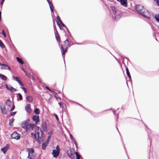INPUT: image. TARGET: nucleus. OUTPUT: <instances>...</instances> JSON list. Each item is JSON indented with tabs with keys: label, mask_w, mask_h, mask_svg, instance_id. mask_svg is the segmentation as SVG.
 I'll list each match as a JSON object with an SVG mask.
<instances>
[{
	"label": "nucleus",
	"mask_w": 159,
	"mask_h": 159,
	"mask_svg": "<svg viewBox=\"0 0 159 159\" xmlns=\"http://www.w3.org/2000/svg\"><path fill=\"white\" fill-rule=\"evenodd\" d=\"M136 10L144 17L149 18L150 14L149 12L146 9L143 8V7L141 5H137L136 6Z\"/></svg>",
	"instance_id": "f257e3e1"
},
{
	"label": "nucleus",
	"mask_w": 159,
	"mask_h": 159,
	"mask_svg": "<svg viewBox=\"0 0 159 159\" xmlns=\"http://www.w3.org/2000/svg\"><path fill=\"white\" fill-rule=\"evenodd\" d=\"M37 131L36 133H31V135L32 137L34 138L39 143H40V139H41L43 137V133L41 129H39L38 127H37Z\"/></svg>",
	"instance_id": "f03ea898"
},
{
	"label": "nucleus",
	"mask_w": 159,
	"mask_h": 159,
	"mask_svg": "<svg viewBox=\"0 0 159 159\" xmlns=\"http://www.w3.org/2000/svg\"><path fill=\"white\" fill-rule=\"evenodd\" d=\"M110 8L113 14L112 15L113 18L116 20H119L121 16V14L120 12L118 11H117L115 7L113 6H111Z\"/></svg>",
	"instance_id": "7ed1b4c3"
},
{
	"label": "nucleus",
	"mask_w": 159,
	"mask_h": 159,
	"mask_svg": "<svg viewBox=\"0 0 159 159\" xmlns=\"http://www.w3.org/2000/svg\"><path fill=\"white\" fill-rule=\"evenodd\" d=\"M69 44V43L68 40L66 39L64 41V44L61 45V51L62 56L65 55L66 51L67 49V46Z\"/></svg>",
	"instance_id": "20e7f679"
},
{
	"label": "nucleus",
	"mask_w": 159,
	"mask_h": 159,
	"mask_svg": "<svg viewBox=\"0 0 159 159\" xmlns=\"http://www.w3.org/2000/svg\"><path fill=\"white\" fill-rule=\"evenodd\" d=\"M28 151V158L29 159H34L35 158V155L34 153V150L32 148L27 149Z\"/></svg>",
	"instance_id": "39448f33"
},
{
	"label": "nucleus",
	"mask_w": 159,
	"mask_h": 159,
	"mask_svg": "<svg viewBox=\"0 0 159 159\" xmlns=\"http://www.w3.org/2000/svg\"><path fill=\"white\" fill-rule=\"evenodd\" d=\"M20 134L16 132H14L11 135V138L12 139H15L18 140L20 139Z\"/></svg>",
	"instance_id": "423d86ee"
},
{
	"label": "nucleus",
	"mask_w": 159,
	"mask_h": 159,
	"mask_svg": "<svg viewBox=\"0 0 159 159\" xmlns=\"http://www.w3.org/2000/svg\"><path fill=\"white\" fill-rule=\"evenodd\" d=\"M34 125L32 124H28L25 128L27 131L32 130L34 128Z\"/></svg>",
	"instance_id": "0eeeda50"
},
{
	"label": "nucleus",
	"mask_w": 159,
	"mask_h": 159,
	"mask_svg": "<svg viewBox=\"0 0 159 159\" xmlns=\"http://www.w3.org/2000/svg\"><path fill=\"white\" fill-rule=\"evenodd\" d=\"M75 152L72 151L71 149L68 150L67 152V153L69 156L71 158H73L74 157Z\"/></svg>",
	"instance_id": "6e6552de"
},
{
	"label": "nucleus",
	"mask_w": 159,
	"mask_h": 159,
	"mask_svg": "<svg viewBox=\"0 0 159 159\" xmlns=\"http://www.w3.org/2000/svg\"><path fill=\"white\" fill-rule=\"evenodd\" d=\"M0 68L1 69H8L10 70V68L8 66L7 64H2L0 63Z\"/></svg>",
	"instance_id": "1a4fd4ad"
},
{
	"label": "nucleus",
	"mask_w": 159,
	"mask_h": 159,
	"mask_svg": "<svg viewBox=\"0 0 159 159\" xmlns=\"http://www.w3.org/2000/svg\"><path fill=\"white\" fill-rule=\"evenodd\" d=\"M6 88L10 91L11 92H16L17 90L16 89L13 88L12 86L10 85H8L7 84L5 85Z\"/></svg>",
	"instance_id": "9d476101"
},
{
	"label": "nucleus",
	"mask_w": 159,
	"mask_h": 159,
	"mask_svg": "<svg viewBox=\"0 0 159 159\" xmlns=\"http://www.w3.org/2000/svg\"><path fill=\"white\" fill-rule=\"evenodd\" d=\"M12 78L13 79L16 81L18 82V83L19 84L21 85V86H24V84L22 83L21 81L19 79L18 77H16L14 76H12Z\"/></svg>",
	"instance_id": "9b49d317"
},
{
	"label": "nucleus",
	"mask_w": 159,
	"mask_h": 159,
	"mask_svg": "<svg viewBox=\"0 0 159 159\" xmlns=\"http://www.w3.org/2000/svg\"><path fill=\"white\" fill-rule=\"evenodd\" d=\"M60 153V152L56 150H53L52 152V155L53 157L55 158H57V156L59 155Z\"/></svg>",
	"instance_id": "f8f14e48"
},
{
	"label": "nucleus",
	"mask_w": 159,
	"mask_h": 159,
	"mask_svg": "<svg viewBox=\"0 0 159 159\" xmlns=\"http://www.w3.org/2000/svg\"><path fill=\"white\" fill-rule=\"evenodd\" d=\"M118 1L120 2L122 5L124 7H126L127 6V0H117Z\"/></svg>",
	"instance_id": "ddd939ff"
},
{
	"label": "nucleus",
	"mask_w": 159,
	"mask_h": 159,
	"mask_svg": "<svg viewBox=\"0 0 159 159\" xmlns=\"http://www.w3.org/2000/svg\"><path fill=\"white\" fill-rule=\"evenodd\" d=\"M9 148V145L8 144H7L5 147L1 149V151L4 153H5L7 150Z\"/></svg>",
	"instance_id": "4468645a"
},
{
	"label": "nucleus",
	"mask_w": 159,
	"mask_h": 159,
	"mask_svg": "<svg viewBox=\"0 0 159 159\" xmlns=\"http://www.w3.org/2000/svg\"><path fill=\"white\" fill-rule=\"evenodd\" d=\"M0 108L2 113L5 114H7V110L4 106H1Z\"/></svg>",
	"instance_id": "2eb2a0df"
},
{
	"label": "nucleus",
	"mask_w": 159,
	"mask_h": 159,
	"mask_svg": "<svg viewBox=\"0 0 159 159\" xmlns=\"http://www.w3.org/2000/svg\"><path fill=\"white\" fill-rule=\"evenodd\" d=\"M41 128L44 131H47V126L46 123L45 122L43 121L41 123Z\"/></svg>",
	"instance_id": "dca6fc26"
},
{
	"label": "nucleus",
	"mask_w": 159,
	"mask_h": 159,
	"mask_svg": "<svg viewBox=\"0 0 159 159\" xmlns=\"http://www.w3.org/2000/svg\"><path fill=\"white\" fill-rule=\"evenodd\" d=\"M25 109L26 111L28 113H30L31 112L30 105V104H28L25 107Z\"/></svg>",
	"instance_id": "f3484780"
},
{
	"label": "nucleus",
	"mask_w": 159,
	"mask_h": 159,
	"mask_svg": "<svg viewBox=\"0 0 159 159\" xmlns=\"http://www.w3.org/2000/svg\"><path fill=\"white\" fill-rule=\"evenodd\" d=\"M26 99L30 102H31L33 100V97L30 95L26 96Z\"/></svg>",
	"instance_id": "a211bd4d"
},
{
	"label": "nucleus",
	"mask_w": 159,
	"mask_h": 159,
	"mask_svg": "<svg viewBox=\"0 0 159 159\" xmlns=\"http://www.w3.org/2000/svg\"><path fill=\"white\" fill-rule=\"evenodd\" d=\"M33 119L36 123L38 122L39 121V118L38 116H34L33 117Z\"/></svg>",
	"instance_id": "6ab92c4d"
},
{
	"label": "nucleus",
	"mask_w": 159,
	"mask_h": 159,
	"mask_svg": "<svg viewBox=\"0 0 159 159\" xmlns=\"http://www.w3.org/2000/svg\"><path fill=\"white\" fill-rule=\"evenodd\" d=\"M28 124L26 121H24L22 122L21 124V126L23 128L25 129Z\"/></svg>",
	"instance_id": "aec40b11"
},
{
	"label": "nucleus",
	"mask_w": 159,
	"mask_h": 159,
	"mask_svg": "<svg viewBox=\"0 0 159 159\" xmlns=\"http://www.w3.org/2000/svg\"><path fill=\"white\" fill-rule=\"evenodd\" d=\"M0 78L2 80H7V77L4 75L0 74Z\"/></svg>",
	"instance_id": "412c9836"
},
{
	"label": "nucleus",
	"mask_w": 159,
	"mask_h": 159,
	"mask_svg": "<svg viewBox=\"0 0 159 159\" xmlns=\"http://www.w3.org/2000/svg\"><path fill=\"white\" fill-rule=\"evenodd\" d=\"M16 59L19 63H20L21 64H23L24 62L21 59L19 58V57H16Z\"/></svg>",
	"instance_id": "4be33fe9"
},
{
	"label": "nucleus",
	"mask_w": 159,
	"mask_h": 159,
	"mask_svg": "<svg viewBox=\"0 0 159 159\" xmlns=\"http://www.w3.org/2000/svg\"><path fill=\"white\" fill-rule=\"evenodd\" d=\"M6 104L7 106L10 107L11 105V101L9 99H8L6 101Z\"/></svg>",
	"instance_id": "5701e85b"
},
{
	"label": "nucleus",
	"mask_w": 159,
	"mask_h": 159,
	"mask_svg": "<svg viewBox=\"0 0 159 159\" xmlns=\"http://www.w3.org/2000/svg\"><path fill=\"white\" fill-rule=\"evenodd\" d=\"M126 73L128 76L129 77V79L130 80L131 79L130 75L129 72V71L128 69L127 68H126Z\"/></svg>",
	"instance_id": "b1692460"
},
{
	"label": "nucleus",
	"mask_w": 159,
	"mask_h": 159,
	"mask_svg": "<svg viewBox=\"0 0 159 159\" xmlns=\"http://www.w3.org/2000/svg\"><path fill=\"white\" fill-rule=\"evenodd\" d=\"M153 3L155 5H157L159 7V0H154L153 2Z\"/></svg>",
	"instance_id": "393cba45"
},
{
	"label": "nucleus",
	"mask_w": 159,
	"mask_h": 159,
	"mask_svg": "<svg viewBox=\"0 0 159 159\" xmlns=\"http://www.w3.org/2000/svg\"><path fill=\"white\" fill-rule=\"evenodd\" d=\"M34 113L36 115L39 114L40 113L39 110L37 108H36L34 110Z\"/></svg>",
	"instance_id": "a878e982"
},
{
	"label": "nucleus",
	"mask_w": 159,
	"mask_h": 159,
	"mask_svg": "<svg viewBox=\"0 0 159 159\" xmlns=\"http://www.w3.org/2000/svg\"><path fill=\"white\" fill-rule=\"evenodd\" d=\"M14 119L13 118H12L10 120L9 124L11 126H12L13 125V123L14 121Z\"/></svg>",
	"instance_id": "bb28decb"
},
{
	"label": "nucleus",
	"mask_w": 159,
	"mask_h": 159,
	"mask_svg": "<svg viewBox=\"0 0 159 159\" xmlns=\"http://www.w3.org/2000/svg\"><path fill=\"white\" fill-rule=\"evenodd\" d=\"M155 17L157 21H159V14L156 15Z\"/></svg>",
	"instance_id": "cd10ccee"
},
{
	"label": "nucleus",
	"mask_w": 159,
	"mask_h": 159,
	"mask_svg": "<svg viewBox=\"0 0 159 159\" xmlns=\"http://www.w3.org/2000/svg\"><path fill=\"white\" fill-rule=\"evenodd\" d=\"M0 46L2 48H5V46L2 42L0 40Z\"/></svg>",
	"instance_id": "c85d7f7f"
},
{
	"label": "nucleus",
	"mask_w": 159,
	"mask_h": 159,
	"mask_svg": "<svg viewBox=\"0 0 159 159\" xmlns=\"http://www.w3.org/2000/svg\"><path fill=\"white\" fill-rule=\"evenodd\" d=\"M47 145V144L46 143H43L42 145V147L43 149V150H45Z\"/></svg>",
	"instance_id": "c756f323"
},
{
	"label": "nucleus",
	"mask_w": 159,
	"mask_h": 159,
	"mask_svg": "<svg viewBox=\"0 0 159 159\" xmlns=\"http://www.w3.org/2000/svg\"><path fill=\"white\" fill-rule=\"evenodd\" d=\"M75 154L76 156V158L77 159H80V155L78 154L77 152H75Z\"/></svg>",
	"instance_id": "7c9ffc66"
},
{
	"label": "nucleus",
	"mask_w": 159,
	"mask_h": 159,
	"mask_svg": "<svg viewBox=\"0 0 159 159\" xmlns=\"http://www.w3.org/2000/svg\"><path fill=\"white\" fill-rule=\"evenodd\" d=\"M71 139V140H72L74 142L75 145L76 147H77V143H76V142L75 139L74 137H73Z\"/></svg>",
	"instance_id": "2f4dec72"
},
{
	"label": "nucleus",
	"mask_w": 159,
	"mask_h": 159,
	"mask_svg": "<svg viewBox=\"0 0 159 159\" xmlns=\"http://www.w3.org/2000/svg\"><path fill=\"white\" fill-rule=\"evenodd\" d=\"M17 95L19 96V99L20 100H22V97L20 93H18Z\"/></svg>",
	"instance_id": "473e14b6"
},
{
	"label": "nucleus",
	"mask_w": 159,
	"mask_h": 159,
	"mask_svg": "<svg viewBox=\"0 0 159 159\" xmlns=\"http://www.w3.org/2000/svg\"><path fill=\"white\" fill-rule=\"evenodd\" d=\"M2 34H3V35L4 37L5 38H6V35L5 32H4V30H2Z\"/></svg>",
	"instance_id": "72a5a7b5"
},
{
	"label": "nucleus",
	"mask_w": 159,
	"mask_h": 159,
	"mask_svg": "<svg viewBox=\"0 0 159 159\" xmlns=\"http://www.w3.org/2000/svg\"><path fill=\"white\" fill-rule=\"evenodd\" d=\"M21 88L23 90L25 93L27 92V89L24 87H21Z\"/></svg>",
	"instance_id": "f704fd0d"
},
{
	"label": "nucleus",
	"mask_w": 159,
	"mask_h": 159,
	"mask_svg": "<svg viewBox=\"0 0 159 159\" xmlns=\"http://www.w3.org/2000/svg\"><path fill=\"white\" fill-rule=\"evenodd\" d=\"M56 150H57V151H59V152H60V148H59V146L58 145H57V146H56Z\"/></svg>",
	"instance_id": "c9c22d12"
},
{
	"label": "nucleus",
	"mask_w": 159,
	"mask_h": 159,
	"mask_svg": "<svg viewBox=\"0 0 159 159\" xmlns=\"http://www.w3.org/2000/svg\"><path fill=\"white\" fill-rule=\"evenodd\" d=\"M57 33V30L56 31V32H55V35H56V38L57 39V41H58L59 40V37H57V36L56 35V33ZM57 34H58V33H57Z\"/></svg>",
	"instance_id": "e433bc0d"
},
{
	"label": "nucleus",
	"mask_w": 159,
	"mask_h": 159,
	"mask_svg": "<svg viewBox=\"0 0 159 159\" xmlns=\"http://www.w3.org/2000/svg\"><path fill=\"white\" fill-rule=\"evenodd\" d=\"M60 23V24L63 27H65V25L63 24L62 21L61 20H60V21H59Z\"/></svg>",
	"instance_id": "4c0bfd02"
},
{
	"label": "nucleus",
	"mask_w": 159,
	"mask_h": 159,
	"mask_svg": "<svg viewBox=\"0 0 159 159\" xmlns=\"http://www.w3.org/2000/svg\"><path fill=\"white\" fill-rule=\"evenodd\" d=\"M53 8H54V7H53V5L52 6V7H50V8L51 11L52 12H53Z\"/></svg>",
	"instance_id": "58836bf2"
},
{
	"label": "nucleus",
	"mask_w": 159,
	"mask_h": 159,
	"mask_svg": "<svg viewBox=\"0 0 159 159\" xmlns=\"http://www.w3.org/2000/svg\"><path fill=\"white\" fill-rule=\"evenodd\" d=\"M14 108H15V106H14V105H13L10 110V111H12L14 109Z\"/></svg>",
	"instance_id": "ea45409f"
},
{
	"label": "nucleus",
	"mask_w": 159,
	"mask_h": 159,
	"mask_svg": "<svg viewBox=\"0 0 159 159\" xmlns=\"http://www.w3.org/2000/svg\"><path fill=\"white\" fill-rule=\"evenodd\" d=\"M55 116V118H56V120H59V118H58V117L57 116V115L56 114H55L54 115Z\"/></svg>",
	"instance_id": "a19ab883"
},
{
	"label": "nucleus",
	"mask_w": 159,
	"mask_h": 159,
	"mask_svg": "<svg viewBox=\"0 0 159 159\" xmlns=\"http://www.w3.org/2000/svg\"><path fill=\"white\" fill-rule=\"evenodd\" d=\"M16 112H11V116L14 115L16 114Z\"/></svg>",
	"instance_id": "79ce46f5"
},
{
	"label": "nucleus",
	"mask_w": 159,
	"mask_h": 159,
	"mask_svg": "<svg viewBox=\"0 0 159 159\" xmlns=\"http://www.w3.org/2000/svg\"><path fill=\"white\" fill-rule=\"evenodd\" d=\"M57 20L59 21H60V20H61L60 19V17L58 16H57Z\"/></svg>",
	"instance_id": "37998d69"
},
{
	"label": "nucleus",
	"mask_w": 159,
	"mask_h": 159,
	"mask_svg": "<svg viewBox=\"0 0 159 159\" xmlns=\"http://www.w3.org/2000/svg\"><path fill=\"white\" fill-rule=\"evenodd\" d=\"M46 88L48 90L51 91V90L49 89V87L47 86H46Z\"/></svg>",
	"instance_id": "c03bdc74"
},
{
	"label": "nucleus",
	"mask_w": 159,
	"mask_h": 159,
	"mask_svg": "<svg viewBox=\"0 0 159 159\" xmlns=\"http://www.w3.org/2000/svg\"><path fill=\"white\" fill-rule=\"evenodd\" d=\"M49 141V140H48V139L45 143H46L47 144H48V143Z\"/></svg>",
	"instance_id": "a18cd8bd"
},
{
	"label": "nucleus",
	"mask_w": 159,
	"mask_h": 159,
	"mask_svg": "<svg viewBox=\"0 0 159 159\" xmlns=\"http://www.w3.org/2000/svg\"><path fill=\"white\" fill-rule=\"evenodd\" d=\"M5 0H2L1 2V5H2L3 3V2H4Z\"/></svg>",
	"instance_id": "49530a36"
},
{
	"label": "nucleus",
	"mask_w": 159,
	"mask_h": 159,
	"mask_svg": "<svg viewBox=\"0 0 159 159\" xmlns=\"http://www.w3.org/2000/svg\"><path fill=\"white\" fill-rule=\"evenodd\" d=\"M58 104L59 105V106H60V107H61L62 106H61V102H59Z\"/></svg>",
	"instance_id": "de8ad7c7"
},
{
	"label": "nucleus",
	"mask_w": 159,
	"mask_h": 159,
	"mask_svg": "<svg viewBox=\"0 0 159 159\" xmlns=\"http://www.w3.org/2000/svg\"><path fill=\"white\" fill-rule=\"evenodd\" d=\"M49 6L50 7H52V5H52V4L51 3H49Z\"/></svg>",
	"instance_id": "09e8293b"
},
{
	"label": "nucleus",
	"mask_w": 159,
	"mask_h": 159,
	"mask_svg": "<svg viewBox=\"0 0 159 159\" xmlns=\"http://www.w3.org/2000/svg\"><path fill=\"white\" fill-rule=\"evenodd\" d=\"M70 139H71L73 137L72 135L70 134Z\"/></svg>",
	"instance_id": "8fccbe9b"
},
{
	"label": "nucleus",
	"mask_w": 159,
	"mask_h": 159,
	"mask_svg": "<svg viewBox=\"0 0 159 159\" xmlns=\"http://www.w3.org/2000/svg\"><path fill=\"white\" fill-rule=\"evenodd\" d=\"M47 1L48 2V4L51 3L49 0H47Z\"/></svg>",
	"instance_id": "3c124183"
},
{
	"label": "nucleus",
	"mask_w": 159,
	"mask_h": 159,
	"mask_svg": "<svg viewBox=\"0 0 159 159\" xmlns=\"http://www.w3.org/2000/svg\"><path fill=\"white\" fill-rule=\"evenodd\" d=\"M50 138H51V137H50V136H48V140H49V139H50Z\"/></svg>",
	"instance_id": "603ef678"
},
{
	"label": "nucleus",
	"mask_w": 159,
	"mask_h": 159,
	"mask_svg": "<svg viewBox=\"0 0 159 159\" xmlns=\"http://www.w3.org/2000/svg\"><path fill=\"white\" fill-rule=\"evenodd\" d=\"M57 22L58 25L60 27V24L58 23V22L57 21Z\"/></svg>",
	"instance_id": "864d4df0"
},
{
	"label": "nucleus",
	"mask_w": 159,
	"mask_h": 159,
	"mask_svg": "<svg viewBox=\"0 0 159 159\" xmlns=\"http://www.w3.org/2000/svg\"><path fill=\"white\" fill-rule=\"evenodd\" d=\"M49 133L51 134H52V131H50L49 132Z\"/></svg>",
	"instance_id": "5fc2aeb1"
},
{
	"label": "nucleus",
	"mask_w": 159,
	"mask_h": 159,
	"mask_svg": "<svg viewBox=\"0 0 159 159\" xmlns=\"http://www.w3.org/2000/svg\"><path fill=\"white\" fill-rule=\"evenodd\" d=\"M118 116V114H116V116Z\"/></svg>",
	"instance_id": "6e6d98bb"
},
{
	"label": "nucleus",
	"mask_w": 159,
	"mask_h": 159,
	"mask_svg": "<svg viewBox=\"0 0 159 159\" xmlns=\"http://www.w3.org/2000/svg\"><path fill=\"white\" fill-rule=\"evenodd\" d=\"M82 159H83L82 158Z\"/></svg>",
	"instance_id": "4d7b16f0"
}]
</instances>
